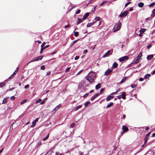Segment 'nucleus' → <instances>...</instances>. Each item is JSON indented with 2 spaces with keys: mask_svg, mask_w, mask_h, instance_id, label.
Wrapping results in <instances>:
<instances>
[{
  "mask_svg": "<svg viewBox=\"0 0 155 155\" xmlns=\"http://www.w3.org/2000/svg\"><path fill=\"white\" fill-rule=\"evenodd\" d=\"M61 104H59L51 111V113L52 115H54L56 111L59 109L60 107H61Z\"/></svg>",
  "mask_w": 155,
  "mask_h": 155,
  "instance_id": "obj_3",
  "label": "nucleus"
},
{
  "mask_svg": "<svg viewBox=\"0 0 155 155\" xmlns=\"http://www.w3.org/2000/svg\"><path fill=\"white\" fill-rule=\"evenodd\" d=\"M142 56V52H140L139 54L138 55L137 57V58L140 59L141 60V57Z\"/></svg>",
  "mask_w": 155,
  "mask_h": 155,
  "instance_id": "obj_22",
  "label": "nucleus"
},
{
  "mask_svg": "<svg viewBox=\"0 0 155 155\" xmlns=\"http://www.w3.org/2000/svg\"><path fill=\"white\" fill-rule=\"evenodd\" d=\"M55 154L56 155H62V153L58 152H56Z\"/></svg>",
  "mask_w": 155,
  "mask_h": 155,
  "instance_id": "obj_53",
  "label": "nucleus"
},
{
  "mask_svg": "<svg viewBox=\"0 0 155 155\" xmlns=\"http://www.w3.org/2000/svg\"><path fill=\"white\" fill-rule=\"evenodd\" d=\"M128 58V57L127 56H124L123 57H121L119 58V60L121 62L123 61L126 60H127Z\"/></svg>",
  "mask_w": 155,
  "mask_h": 155,
  "instance_id": "obj_9",
  "label": "nucleus"
},
{
  "mask_svg": "<svg viewBox=\"0 0 155 155\" xmlns=\"http://www.w3.org/2000/svg\"><path fill=\"white\" fill-rule=\"evenodd\" d=\"M27 100H28L27 99H25L23 100L21 103V104H22L25 103L27 101Z\"/></svg>",
  "mask_w": 155,
  "mask_h": 155,
  "instance_id": "obj_32",
  "label": "nucleus"
},
{
  "mask_svg": "<svg viewBox=\"0 0 155 155\" xmlns=\"http://www.w3.org/2000/svg\"><path fill=\"white\" fill-rule=\"evenodd\" d=\"M153 58V55L151 54L150 55H148L147 57V60H149L152 59Z\"/></svg>",
  "mask_w": 155,
  "mask_h": 155,
  "instance_id": "obj_17",
  "label": "nucleus"
},
{
  "mask_svg": "<svg viewBox=\"0 0 155 155\" xmlns=\"http://www.w3.org/2000/svg\"><path fill=\"white\" fill-rule=\"evenodd\" d=\"M18 68H17L14 72L9 77V78H12L18 71Z\"/></svg>",
  "mask_w": 155,
  "mask_h": 155,
  "instance_id": "obj_8",
  "label": "nucleus"
},
{
  "mask_svg": "<svg viewBox=\"0 0 155 155\" xmlns=\"http://www.w3.org/2000/svg\"><path fill=\"white\" fill-rule=\"evenodd\" d=\"M100 94L99 93H97L93 95L91 98V101H93L96 98L98 97Z\"/></svg>",
  "mask_w": 155,
  "mask_h": 155,
  "instance_id": "obj_10",
  "label": "nucleus"
},
{
  "mask_svg": "<svg viewBox=\"0 0 155 155\" xmlns=\"http://www.w3.org/2000/svg\"><path fill=\"white\" fill-rule=\"evenodd\" d=\"M38 119L39 118H37L35 120L33 121L32 122V125L30 127H34L36 123L38 121Z\"/></svg>",
  "mask_w": 155,
  "mask_h": 155,
  "instance_id": "obj_6",
  "label": "nucleus"
},
{
  "mask_svg": "<svg viewBox=\"0 0 155 155\" xmlns=\"http://www.w3.org/2000/svg\"><path fill=\"white\" fill-rule=\"evenodd\" d=\"M104 88H102L101 89V90H100V93H99V94H101V92L104 91Z\"/></svg>",
  "mask_w": 155,
  "mask_h": 155,
  "instance_id": "obj_61",
  "label": "nucleus"
},
{
  "mask_svg": "<svg viewBox=\"0 0 155 155\" xmlns=\"http://www.w3.org/2000/svg\"><path fill=\"white\" fill-rule=\"evenodd\" d=\"M90 104V102H86L84 104V105L85 106H87L88 104Z\"/></svg>",
  "mask_w": 155,
  "mask_h": 155,
  "instance_id": "obj_36",
  "label": "nucleus"
},
{
  "mask_svg": "<svg viewBox=\"0 0 155 155\" xmlns=\"http://www.w3.org/2000/svg\"><path fill=\"white\" fill-rule=\"evenodd\" d=\"M41 69L42 70H44L45 69V67L44 65L41 66Z\"/></svg>",
  "mask_w": 155,
  "mask_h": 155,
  "instance_id": "obj_43",
  "label": "nucleus"
},
{
  "mask_svg": "<svg viewBox=\"0 0 155 155\" xmlns=\"http://www.w3.org/2000/svg\"><path fill=\"white\" fill-rule=\"evenodd\" d=\"M155 5V3L154 2H153L152 3H151V4H150L149 5V6L150 7H153V6Z\"/></svg>",
  "mask_w": 155,
  "mask_h": 155,
  "instance_id": "obj_40",
  "label": "nucleus"
},
{
  "mask_svg": "<svg viewBox=\"0 0 155 155\" xmlns=\"http://www.w3.org/2000/svg\"><path fill=\"white\" fill-rule=\"evenodd\" d=\"M117 98L118 99H120V98H121V95H119L117 96Z\"/></svg>",
  "mask_w": 155,
  "mask_h": 155,
  "instance_id": "obj_60",
  "label": "nucleus"
},
{
  "mask_svg": "<svg viewBox=\"0 0 155 155\" xmlns=\"http://www.w3.org/2000/svg\"><path fill=\"white\" fill-rule=\"evenodd\" d=\"M45 103V102L43 100L41 102L40 104L41 105V104H44Z\"/></svg>",
  "mask_w": 155,
  "mask_h": 155,
  "instance_id": "obj_59",
  "label": "nucleus"
},
{
  "mask_svg": "<svg viewBox=\"0 0 155 155\" xmlns=\"http://www.w3.org/2000/svg\"><path fill=\"white\" fill-rule=\"evenodd\" d=\"M130 3V2H129L125 4V7H126Z\"/></svg>",
  "mask_w": 155,
  "mask_h": 155,
  "instance_id": "obj_46",
  "label": "nucleus"
},
{
  "mask_svg": "<svg viewBox=\"0 0 155 155\" xmlns=\"http://www.w3.org/2000/svg\"><path fill=\"white\" fill-rule=\"evenodd\" d=\"M155 74V70H154L152 73H151L152 75H153Z\"/></svg>",
  "mask_w": 155,
  "mask_h": 155,
  "instance_id": "obj_64",
  "label": "nucleus"
},
{
  "mask_svg": "<svg viewBox=\"0 0 155 155\" xmlns=\"http://www.w3.org/2000/svg\"><path fill=\"white\" fill-rule=\"evenodd\" d=\"M80 11H81L80 10H79V9L78 10L75 12V14H79L80 12Z\"/></svg>",
  "mask_w": 155,
  "mask_h": 155,
  "instance_id": "obj_44",
  "label": "nucleus"
},
{
  "mask_svg": "<svg viewBox=\"0 0 155 155\" xmlns=\"http://www.w3.org/2000/svg\"><path fill=\"white\" fill-rule=\"evenodd\" d=\"M71 67H69L68 68H67L65 70L66 72H68V71L69 70V69H70Z\"/></svg>",
  "mask_w": 155,
  "mask_h": 155,
  "instance_id": "obj_55",
  "label": "nucleus"
},
{
  "mask_svg": "<svg viewBox=\"0 0 155 155\" xmlns=\"http://www.w3.org/2000/svg\"><path fill=\"white\" fill-rule=\"evenodd\" d=\"M101 18L99 17H96L95 18L94 20L96 21H98Z\"/></svg>",
  "mask_w": 155,
  "mask_h": 155,
  "instance_id": "obj_34",
  "label": "nucleus"
},
{
  "mask_svg": "<svg viewBox=\"0 0 155 155\" xmlns=\"http://www.w3.org/2000/svg\"><path fill=\"white\" fill-rule=\"evenodd\" d=\"M8 98V97H6L5 98L3 101H2V104H5L6 102H7V99Z\"/></svg>",
  "mask_w": 155,
  "mask_h": 155,
  "instance_id": "obj_24",
  "label": "nucleus"
},
{
  "mask_svg": "<svg viewBox=\"0 0 155 155\" xmlns=\"http://www.w3.org/2000/svg\"><path fill=\"white\" fill-rule=\"evenodd\" d=\"M43 58V56H40L39 57H38L37 58H35V59H33L32 61H31L29 63H30L31 62H32L35 61H38V60H40L42 59Z\"/></svg>",
  "mask_w": 155,
  "mask_h": 155,
  "instance_id": "obj_5",
  "label": "nucleus"
},
{
  "mask_svg": "<svg viewBox=\"0 0 155 155\" xmlns=\"http://www.w3.org/2000/svg\"><path fill=\"white\" fill-rule=\"evenodd\" d=\"M49 134H48L43 139V140L45 141L46 140L48 137Z\"/></svg>",
  "mask_w": 155,
  "mask_h": 155,
  "instance_id": "obj_37",
  "label": "nucleus"
},
{
  "mask_svg": "<svg viewBox=\"0 0 155 155\" xmlns=\"http://www.w3.org/2000/svg\"><path fill=\"white\" fill-rule=\"evenodd\" d=\"M150 132L149 133L146 135L145 137L144 140V144H145L147 143V141L148 138V137L150 136Z\"/></svg>",
  "mask_w": 155,
  "mask_h": 155,
  "instance_id": "obj_7",
  "label": "nucleus"
},
{
  "mask_svg": "<svg viewBox=\"0 0 155 155\" xmlns=\"http://www.w3.org/2000/svg\"><path fill=\"white\" fill-rule=\"evenodd\" d=\"M143 80L144 79L143 78H141L139 79V80L140 81H143Z\"/></svg>",
  "mask_w": 155,
  "mask_h": 155,
  "instance_id": "obj_58",
  "label": "nucleus"
},
{
  "mask_svg": "<svg viewBox=\"0 0 155 155\" xmlns=\"http://www.w3.org/2000/svg\"><path fill=\"white\" fill-rule=\"evenodd\" d=\"M29 87V85H26L25 86V89H27Z\"/></svg>",
  "mask_w": 155,
  "mask_h": 155,
  "instance_id": "obj_57",
  "label": "nucleus"
},
{
  "mask_svg": "<svg viewBox=\"0 0 155 155\" xmlns=\"http://www.w3.org/2000/svg\"><path fill=\"white\" fill-rule=\"evenodd\" d=\"M121 24L120 22L119 21L117 24L115 25L113 28V30L114 32H115L119 30L121 27Z\"/></svg>",
  "mask_w": 155,
  "mask_h": 155,
  "instance_id": "obj_2",
  "label": "nucleus"
},
{
  "mask_svg": "<svg viewBox=\"0 0 155 155\" xmlns=\"http://www.w3.org/2000/svg\"><path fill=\"white\" fill-rule=\"evenodd\" d=\"M83 70H81V71H80L76 75H79L80 73H81L82 71Z\"/></svg>",
  "mask_w": 155,
  "mask_h": 155,
  "instance_id": "obj_56",
  "label": "nucleus"
},
{
  "mask_svg": "<svg viewBox=\"0 0 155 155\" xmlns=\"http://www.w3.org/2000/svg\"><path fill=\"white\" fill-rule=\"evenodd\" d=\"M107 3L106 1H104L102 3H101L100 4V6H102V5H103V4H105Z\"/></svg>",
  "mask_w": 155,
  "mask_h": 155,
  "instance_id": "obj_39",
  "label": "nucleus"
},
{
  "mask_svg": "<svg viewBox=\"0 0 155 155\" xmlns=\"http://www.w3.org/2000/svg\"><path fill=\"white\" fill-rule=\"evenodd\" d=\"M140 60L137 58L136 59H135L134 60V64H136L139 62Z\"/></svg>",
  "mask_w": 155,
  "mask_h": 155,
  "instance_id": "obj_18",
  "label": "nucleus"
},
{
  "mask_svg": "<svg viewBox=\"0 0 155 155\" xmlns=\"http://www.w3.org/2000/svg\"><path fill=\"white\" fill-rule=\"evenodd\" d=\"M49 47V46L48 45H46L45 46L44 48H43L44 49H45L47 48H48Z\"/></svg>",
  "mask_w": 155,
  "mask_h": 155,
  "instance_id": "obj_63",
  "label": "nucleus"
},
{
  "mask_svg": "<svg viewBox=\"0 0 155 155\" xmlns=\"http://www.w3.org/2000/svg\"><path fill=\"white\" fill-rule=\"evenodd\" d=\"M110 52V51L108 50L106 53H105V54L103 56V58H105L106 57H107L109 53Z\"/></svg>",
  "mask_w": 155,
  "mask_h": 155,
  "instance_id": "obj_16",
  "label": "nucleus"
},
{
  "mask_svg": "<svg viewBox=\"0 0 155 155\" xmlns=\"http://www.w3.org/2000/svg\"><path fill=\"white\" fill-rule=\"evenodd\" d=\"M146 30L145 28H141L140 30V33H143L145 32Z\"/></svg>",
  "mask_w": 155,
  "mask_h": 155,
  "instance_id": "obj_27",
  "label": "nucleus"
},
{
  "mask_svg": "<svg viewBox=\"0 0 155 155\" xmlns=\"http://www.w3.org/2000/svg\"><path fill=\"white\" fill-rule=\"evenodd\" d=\"M75 124H74V123H72V124H71V125H70V126L71 127H74V126H75Z\"/></svg>",
  "mask_w": 155,
  "mask_h": 155,
  "instance_id": "obj_45",
  "label": "nucleus"
},
{
  "mask_svg": "<svg viewBox=\"0 0 155 155\" xmlns=\"http://www.w3.org/2000/svg\"><path fill=\"white\" fill-rule=\"evenodd\" d=\"M79 39H77V40H75L73 42V43L74 44H75V43H76L78 41H79Z\"/></svg>",
  "mask_w": 155,
  "mask_h": 155,
  "instance_id": "obj_50",
  "label": "nucleus"
},
{
  "mask_svg": "<svg viewBox=\"0 0 155 155\" xmlns=\"http://www.w3.org/2000/svg\"><path fill=\"white\" fill-rule=\"evenodd\" d=\"M97 6L96 5V6H95V7H94L92 9V10H91V12H94V11H95V9L97 7Z\"/></svg>",
  "mask_w": 155,
  "mask_h": 155,
  "instance_id": "obj_41",
  "label": "nucleus"
},
{
  "mask_svg": "<svg viewBox=\"0 0 155 155\" xmlns=\"http://www.w3.org/2000/svg\"><path fill=\"white\" fill-rule=\"evenodd\" d=\"M113 97L110 94L108 96L107 98H106V101H109L111 99L113 98Z\"/></svg>",
  "mask_w": 155,
  "mask_h": 155,
  "instance_id": "obj_14",
  "label": "nucleus"
},
{
  "mask_svg": "<svg viewBox=\"0 0 155 155\" xmlns=\"http://www.w3.org/2000/svg\"><path fill=\"white\" fill-rule=\"evenodd\" d=\"M144 5V4L143 2H140L138 4V6L140 8L142 7Z\"/></svg>",
  "mask_w": 155,
  "mask_h": 155,
  "instance_id": "obj_21",
  "label": "nucleus"
},
{
  "mask_svg": "<svg viewBox=\"0 0 155 155\" xmlns=\"http://www.w3.org/2000/svg\"><path fill=\"white\" fill-rule=\"evenodd\" d=\"M89 94H86L83 96V97L84 98L86 97L87 96H88Z\"/></svg>",
  "mask_w": 155,
  "mask_h": 155,
  "instance_id": "obj_52",
  "label": "nucleus"
},
{
  "mask_svg": "<svg viewBox=\"0 0 155 155\" xmlns=\"http://www.w3.org/2000/svg\"><path fill=\"white\" fill-rule=\"evenodd\" d=\"M87 51H88L87 50H85L83 51V54H85L87 52Z\"/></svg>",
  "mask_w": 155,
  "mask_h": 155,
  "instance_id": "obj_49",
  "label": "nucleus"
},
{
  "mask_svg": "<svg viewBox=\"0 0 155 155\" xmlns=\"http://www.w3.org/2000/svg\"><path fill=\"white\" fill-rule=\"evenodd\" d=\"M89 15V13L88 12H87L85 13L84 15L83 18H82V20H85L88 17Z\"/></svg>",
  "mask_w": 155,
  "mask_h": 155,
  "instance_id": "obj_11",
  "label": "nucleus"
},
{
  "mask_svg": "<svg viewBox=\"0 0 155 155\" xmlns=\"http://www.w3.org/2000/svg\"><path fill=\"white\" fill-rule=\"evenodd\" d=\"M117 64L116 62H114L113 64L112 67L114 68H117Z\"/></svg>",
  "mask_w": 155,
  "mask_h": 155,
  "instance_id": "obj_23",
  "label": "nucleus"
},
{
  "mask_svg": "<svg viewBox=\"0 0 155 155\" xmlns=\"http://www.w3.org/2000/svg\"><path fill=\"white\" fill-rule=\"evenodd\" d=\"M5 82H2L0 83V87H2L5 86Z\"/></svg>",
  "mask_w": 155,
  "mask_h": 155,
  "instance_id": "obj_29",
  "label": "nucleus"
},
{
  "mask_svg": "<svg viewBox=\"0 0 155 155\" xmlns=\"http://www.w3.org/2000/svg\"><path fill=\"white\" fill-rule=\"evenodd\" d=\"M116 93H117L116 92H113L110 94V95H111L112 96V95L115 94Z\"/></svg>",
  "mask_w": 155,
  "mask_h": 155,
  "instance_id": "obj_62",
  "label": "nucleus"
},
{
  "mask_svg": "<svg viewBox=\"0 0 155 155\" xmlns=\"http://www.w3.org/2000/svg\"><path fill=\"white\" fill-rule=\"evenodd\" d=\"M151 46H152V45L151 44H149L147 46V48H151Z\"/></svg>",
  "mask_w": 155,
  "mask_h": 155,
  "instance_id": "obj_48",
  "label": "nucleus"
},
{
  "mask_svg": "<svg viewBox=\"0 0 155 155\" xmlns=\"http://www.w3.org/2000/svg\"><path fill=\"white\" fill-rule=\"evenodd\" d=\"M121 95V98H122L123 100L126 99V93L123 92Z\"/></svg>",
  "mask_w": 155,
  "mask_h": 155,
  "instance_id": "obj_15",
  "label": "nucleus"
},
{
  "mask_svg": "<svg viewBox=\"0 0 155 155\" xmlns=\"http://www.w3.org/2000/svg\"><path fill=\"white\" fill-rule=\"evenodd\" d=\"M74 35L75 37H77L78 35V32L77 31L75 32L74 33Z\"/></svg>",
  "mask_w": 155,
  "mask_h": 155,
  "instance_id": "obj_33",
  "label": "nucleus"
},
{
  "mask_svg": "<svg viewBox=\"0 0 155 155\" xmlns=\"http://www.w3.org/2000/svg\"><path fill=\"white\" fill-rule=\"evenodd\" d=\"M136 86L137 85L134 84H132L131 85V87L133 88L136 87Z\"/></svg>",
  "mask_w": 155,
  "mask_h": 155,
  "instance_id": "obj_38",
  "label": "nucleus"
},
{
  "mask_svg": "<svg viewBox=\"0 0 155 155\" xmlns=\"http://www.w3.org/2000/svg\"><path fill=\"white\" fill-rule=\"evenodd\" d=\"M122 129L124 132H126L128 130V128L125 125H124L122 126Z\"/></svg>",
  "mask_w": 155,
  "mask_h": 155,
  "instance_id": "obj_13",
  "label": "nucleus"
},
{
  "mask_svg": "<svg viewBox=\"0 0 155 155\" xmlns=\"http://www.w3.org/2000/svg\"><path fill=\"white\" fill-rule=\"evenodd\" d=\"M101 84L100 83H98L95 86V89L96 90H97L101 87Z\"/></svg>",
  "mask_w": 155,
  "mask_h": 155,
  "instance_id": "obj_20",
  "label": "nucleus"
},
{
  "mask_svg": "<svg viewBox=\"0 0 155 155\" xmlns=\"http://www.w3.org/2000/svg\"><path fill=\"white\" fill-rule=\"evenodd\" d=\"M45 42H43L42 44H41V48H43V47L44 46V45H45Z\"/></svg>",
  "mask_w": 155,
  "mask_h": 155,
  "instance_id": "obj_47",
  "label": "nucleus"
},
{
  "mask_svg": "<svg viewBox=\"0 0 155 155\" xmlns=\"http://www.w3.org/2000/svg\"><path fill=\"white\" fill-rule=\"evenodd\" d=\"M41 101V99H38L36 101L35 103L36 104H38V103H40Z\"/></svg>",
  "mask_w": 155,
  "mask_h": 155,
  "instance_id": "obj_35",
  "label": "nucleus"
},
{
  "mask_svg": "<svg viewBox=\"0 0 155 155\" xmlns=\"http://www.w3.org/2000/svg\"><path fill=\"white\" fill-rule=\"evenodd\" d=\"M113 104V102H110L109 104H108L107 106V108H108L112 106Z\"/></svg>",
  "mask_w": 155,
  "mask_h": 155,
  "instance_id": "obj_25",
  "label": "nucleus"
},
{
  "mask_svg": "<svg viewBox=\"0 0 155 155\" xmlns=\"http://www.w3.org/2000/svg\"><path fill=\"white\" fill-rule=\"evenodd\" d=\"M112 71V70L110 69H107L105 72L104 75H107Z\"/></svg>",
  "mask_w": 155,
  "mask_h": 155,
  "instance_id": "obj_12",
  "label": "nucleus"
},
{
  "mask_svg": "<svg viewBox=\"0 0 155 155\" xmlns=\"http://www.w3.org/2000/svg\"><path fill=\"white\" fill-rule=\"evenodd\" d=\"M15 99V97L14 96H12L10 97V99L12 101L14 100Z\"/></svg>",
  "mask_w": 155,
  "mask_h": 155,
  "instance_id": "obj_42",
  "label": "nucleus"
},
{
  "mask_svg": "<svg viewBox=\"0 0 155 155\" xmlns=\"http://www.w3.org/2000/svg\"><path fill=\"white\" fill-rule=\"evenodd\" d=\"M87 80L91 83L94 82L96 78V75L95 73L90 72L86 77Z\"/></svg>",
  "mask_w": 155,
  "mask_h": 155,
  "instance_id": "obj_1",
  "label": "nucleus"
},
{
  "mask_svg": "<svg viewBox=\"0 0 155 155\" xmlns=\"http://www.w3.org/2000/svg\"><path fill=\"white\" fill-rule=\"evenodd\" d=\"M95 22H93L91 23H89L87 25V27H91V26L94 25V24L95 23Z\"/></svg>",
  "mask_w": 155,
  "mask_h": 155,
  "instance_id": "obj_19",
  "label": "nucleus"
},
{
  "mask_svg": "<svg viewBox=\"0 0 155 155\" xmlns=\"http://www.w3.org/2000/svg\"><path fill=\"white\" fill-rule=\"evenodd\" d=\"M150 76V74H147L144 77V79H146L148 77H149Z\"/></svg>",
  "mask_w": 155,
  "mask_h": 155,
  "instance_id": "obj_30",
  "label": "nucleus"
},
{
  "mask_svg": "<svg viewBox=\"0 0 155 155\" xmlns=\"http://www.w3.org/2000/svg\"><path fill=\"white\" fill-rule=\"evenodd\" d=\"M79 56H76L74 58L75 60H77L79 58Z\"/></svg>",
  "mask_w": 155,
  "mask_h": 155,
  "instance_id": "obj_51",
  "label": "nucleus"
},
{
  "mask_svg": "<svg viewBox=\"0 0 155 155\" xmlns=\"http://www.w3.org/2000/svg\"><path fill=\"white\" fill-rule=\"evenodd\" d=\"M128 13L129 12L128 11H124V12L120 14L119 17L121 18L125 17L128 15Z\"/></svg>",
  "mask_w": 155,
  "mask_h": 155,
  "instance_id": "obj_4",
  "label": "nucleus"
},
{
  "mask_svg": "<svg viewBox=\"0 0 155 155\" xmlns=\"http://www.w3.org/2000/svg\"><path fill=\"white\" fill-rule=\"evenodd\" d=\"M126 78H127L126 77H125L122 79L120 82V83H122L124 81H125L126 80Z\"/></svg>",
  "mask_w": 155,
  "mask_h": 155,
  "instance_id": "obj_31",
  "label": "nucleus"
},
{
  "mask_svg": "<svg viewBox=\"0 0 155 155\" xmlns=\"http://www.w3.org/2000/svg\"><path fill=\"white\" fill-rule=\"evenodd\" d=\"M82 106L81 105H79L76 107L74 109V111H76L78 110L79 109L81 108Z\"/></svg>",
  "mask_w": 155,
  "mask_h": 155,
  "instance_id": "obj_26",
  "label": "nucleus"
},
{
  "mask_svg": "<svg viewBox=\"0 0 155 155\" xmlns=\"http://www.w3.org/2000/svg\"><path fill=\"white\" fill-rule=\"evenodd\" d=\"M70 26V25L69 24L68 25H65L64 26V28H69Z\"/></svg>",
  "mask_w": 155,
  "mask_h": 155,
  "instance_id": "obj_54",
  "label": "nucleus"
},
{
  "mask_svg": "<svg viewBox=\"0 0 155 155\" xmlns=\"http://www.w3.org/2000/svg\"><path fill=\"white\" fill-rule=\"evenodd\" d=\"M82 22V20L80 19L79 18H78V21L77 23V25L80 24Z\"/></svg>",
  "mask_w": 155,
  "mask_h": 155,
  "instance_id": "obj_28",
  "label": "nucleus"
}]
</instances>
